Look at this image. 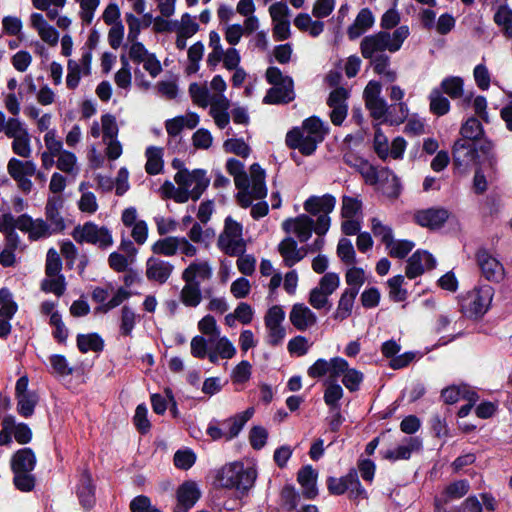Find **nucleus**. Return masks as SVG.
I'll return each instance as SVG.
<instances>
[{
  "label": "nucleus",
  "instance_id": "f257e3e1",
  "mask_svg": "<svg viewBox=\"0 0 512 512\" xmlns=\"http://www.w3.org/2000/svg\"><path fill=\"white\" fill-rule=\"evenodd\" d=\"M226 169L234 178L238 189L236 195L239 205L243 208L251 206L253 200L264 199L267 195L265 172L259 164L250 167V175L244 171V164L237 159H228Z\"/></svg>",
  "mask_w": 512,
  "mask_h": 512
},
{
  "label": "nucleus",
  "instance_id": "f03ea898",
  "mask_svg": "<svg viewBox=\"0 0 512 512\" xmlns=\"http://www.w3.org/2000/svg\"><path fill=\"white\" fill-rule=\"evenodd\" d=\"M174 181L177 187L167 181L162 188L177 203H185L189 199L198 200L210 183L205 170L194 169L190 171L186 168L178 170L174 176Z\"/></svg>",
  "mask_w": 512,
  "mask_h": 512
},
{
  "label": "nucleus",
  "instance_id": "7ed1b4c3",
  "mask_svg": "<svg viewBox=\"0 0 512 512\" xmlns=\"http://www.w3.org/2000/svg\"><path fill=\"white\" fill-rule=\"evenodd\" d=\"M328 126L318 117L305 119L301 127H295L286 135L289 148L297 149L305 156L312 155L328 133Z\"/></svg>",
  "mask_w": 512,
  "mask_h": 512
},
{
  "label": "nucleus",
  "instance_id": "20e7f679",
  "mask_svg": "<svg viewBox=\"0 0 512 512\" xmlns=\"http://www.w3.org/2000/svg\"><path fill=\"white\" fill-rule=\"evenodd\" d=\"M382 87L377 81H370L364 90V98L367 109L374 119H383L392 125L403 123L409 113L406 103L401 102L388 106L384 98L381 97Z\"/></svg>",
  "mask_w": 512,
  "mask_h": 512
},
{
  "label": "nucleus",
  "instance_id": "39448f33",
  "mask_svg": "<svg viewBox=\"0 0 512 512\" xmlns=\"http://www.w3.org/2000/svg\"><path fill=\"white\" fill-rule=\"evenodd\" d=\"M410 35L407 25H401L392 33L379 31L365 36L360 43V51L365 59H373L379 55H385V51L395 53L399 51Z\"/></svg>",
  "mask_w": 512,
  "mask_h": 512
},
{
  "label": "nucleus",
  "instance_id": "423d86ee",
  "mask_svg": "<svg viewBox=\"0 0 512 512\" xmlns=\"http://www.w3.org/2000/svg\"><path fill=\"white\" fill-rule=\"evenodd\" d=\"M256 478L257 470L255 466H245L241 462L224 465L216 475V481L220 487L235 489L240 493H245L252 488Z\"/></svg>",
  "mask_w": 512,
  "mask_h": 512
},
{
  "label": "nucleus",
  "instance_id": "0eeeda50",
  "mask_svg": "<svg viewBox=\"0 0 512 512\" xmlns=\"http://www.w3.org/2000/svg\"><path fill=\"white\" fill-rule=\"evenodd\" d=\"M266 79L273 87L265 95L264 103H288L294 99L293 80L289 76H284L279 68L269 67L266 71Z\"/></svg>",
  "mask_w": 512,
  "mask_h": 512
},
{
  "label": "nucleus",
  "instance_id": "6e6552de",
  "mask_svg": "<svg viewBox=\"0 0 512 512\" xmlns=\"http://www.w3.org/2000/svg\"><path fill=\"white\" fill-rule=\"evenodd\" d=\"M335 204L336 199L330 194L310 196L304 202L305 211L317 216L314 231L318 236H323L328 232L331 223L329 214L334 210Z\"/></svg>",
  "mask_w": 512,
  "mask_h": 512
},
{
  "label": "nucleus",
  "instance_id": "1a4fd4ad",
  "mask_svg": "<svg viewBox=\"0 0 512 512\" xmlns=\"http://www.w3.org/2000/svg\"><path fill=\"white\" fill-rule=\"evenodd\" d=\"M494 289L490 285H481L469 291L461 300L463 313L470 318L482 317L490 308Z\"/></svg>",
  "mask_w": 512,
  "mask_h": 512
},
{
  "label": "nucleus",
  "instance_id": "9d476101",
  "mask_svg": "<svg viewBox=\"0 0 512 512\" xmlns=\"http://www.w3.org/2000/svg\"><path fill=\"white\" fill-rule=\"evenodd\" d=\"M72 237L77 243L92 244L101 249H108L113 245L111 230L92 221L76 226L72 232Z\"/></svg>",
  "mask_w": 512,
  "mask_h": 512
},
{
  "label": "nucleus",
  "instance_id": "9b49d317",
  "mask_svg": "<svg viewBox=\"0 0 512 512\" xmlns=\"http://www.w3.org/2000/svg\"><path fill=\"white\" fill-rule=\"evenodd\" d=\"M218 247L229 256L244 253L246 242L243 238V226L231 217L225 219L224 229L218 238Z\"/></svg>",
  "mask_w": 512,
  "mask_h": 512
},
{
  "label": "nucleus",
  "instance_id": "f8f14e48",
  "mask_svg": "<svg viewBox=\"0 0 512 512\" xmlns=\"http://www.w3.org/2000/svg\"><path fill=\"white\" fill-rule=\"evenodd\" d=\"M155 256L173 257L178 252L186 257H194L198 249L186 237L167 236L160 238L151 245Z\"/></svg>",
  "mask_w": 512,
  "mask_h": 512
},
{
  "label": "nucleus",
  "instance_id": "ddd939ff",
  "mask_svg": "<svg viewBox=\"0 0 512 512\" xmlns=\"http://www.w3.org/2000/svg\"><path fill=\"white\" fill-rule=\"evenodd\" d=\"M285 316V311L280 305H274L267 310L264 316V325L268 345L278 346L284 341L286 337V329L283 325Z\"/></svg>",
  "mask_w": 512,
  "mask_h": 512
},
{
  "label": "nucleus",
  "instance_id": "4468645a",
  "mask_svg": "<svg viewBox=\"0 0 512 512\" xmlns=\"http://www.w3.org/2000/svg\"><path fill=\"white\" fill-rule=\"evenodd\" d=\"M37 166L32 160H20L12 157L7 163V172L17 183L20 190L29 193L32 190L33 183L31 177L35 175Z\"/></svg>",
  "mask_w": 512,
  "mask_h": 512
},
{
  "label": "nucleus",
  "instance_id": "2eb2a0df",
  "mask_svg": "<svg viewBox=\"0 0 512 512\" xmlns=\"http://www.w3.org/2000/svg\"><path fill=\"white\" fill-rule=\"evenodd\" d=\"M18 229L27 234L28 239L31 241H38L47 239L53 235H56L51 227L47 224V221L43 218H32L28 214H22L19 216Z\"/></svg>",
  "mask_w": 512,
  "mask_h": 512
},
{
  "label": "nucleus",
  "instance_id": "dca6fc26",
  "mask_svg": "<svg viewBox=\"0 0 512 512\" xmlns=\"http://www.w3.org/2000/svg\"><path fill=\"white\" fill-rule=\"evenodd\" d=\"M7 137L12 139L11 149L14 154L24 159L31 157V136L24 122L20 121L16 127H11Z\"/></svg>",
  "mask_w": 512,
  "mask_h": 512
},
{
  "label": "nucleus",
  "instance_id": "f3484780",
  "mask_svg": "<svg viewBox=\"0 0 512 512\" xmlns=\"http://www.w3.org/2000/svg\"><path fill=\"white\" fill-rule=\"evenodd\" d=\"M174 268L171 262L152 255L146 260L145 276L149 281L162 285L169 280Z\"/></svg>",
  "mask_w": 512,
  "mask_h": 512
},
{
  "label": "nucleus",
  "instance_id": "a211bd4d",
  "mask_svg": "<svg viewBox=\"0 0 512 512\" xmlns=\"http://www.w3.org/2000/svg\"><path fill=\"white\" fill-rule=\"evenodd\" d=\"M92 53L89 49L82 52L79 61L70 59L67 64L66 85L69 89H75L82 76H87L91 71Z\"/></svg>",
  "mask_w": 512,
  "mask_h": 512
},
{
  "label": "nucleus",
  "instance_id": "6ab92c4d",
  "mask_svg": "<svg viewBox=\"0 0 512 512\" xmlns=\"http://www.w3.org/2000/svg\"><path fill=\"white\" fill-rule=\"evenodd\" d=\"M344 367H346V360L344 358L334 357L330 360L320 358L308 368L307 374L314 379L329 375L330 378L335 380Z\"/></svg>",
  "mask_w": 512,
  "mask_h": 512
},
{
  "label": "nucleus",
  "instance_id": "aec40b11",
  "mask_svg": "<svg viewBox=\"0 0 512 512\" xmlns=\"http://www.w3.org/2000/svg\"><path fill=\"white\" fill-rule=\"evenodd\" d=\"M476 259L483 276L487 280L500 282L504 278L505 270L502 263L487 250H479L476 254Z\"/></svg>",
  "mask_w": 512,
  "mask_h": 512
},
{
  "label": "nucleus",
  "instance_id": "412c9836",
  "mask_svg": "<svg viewBox=\"0 0 512 512\" xmlns=\"http://www.w3.org/2000/svg\"><path fill=\"white\" fill-rule=\"evenodd\" d=\"M282 228L285 232L294 234L300 242H306L311 237L315 224L308 215L301 214L295 218L285 220Z\"/></svg>",
  "mask_w": 512,
  "mask_h": 512
},
{
  "label": "nucleus",
  "instance_id": "4be33fe9",
  "mask_svg": "<svg viewBox=\"0 0 512 512\" xmlns=\"http://www.w3.org/2000/svg\"><path fill=\"white\" fill-rule=\"evenodd\" d=\"M63 199L60 196H51L45 205V221L55 234L64 231L66 224L62 216Z\"/></svg>",
  "mask_w": 512,
  "mask_h": 512
},
{
  "label": "nucleus",
  "instance_id": "5701e85b",
  "mask_svg": "<svg viewBox=\"0 0 512 512\" xmlns=\"http://www.w3.org/2000/svg\"><path fill=\"white\" fill-rule=\"evenodd\" d=\"M213 276V268L208 260L192 261L181 274L184 282L201 284L202 281H208Z\"/></svg>",
  "mask_w": 512,
  "mask_h": 512
},
{
  "label": "nucleus",
  "instance_id": "b1692460",
  "mask_svg": "<svg viewBox=\"0 0 512 512\" xmlns=\"http://www.w3.org/2000/svg\"><path fill=\"white\" fill-rule=\"evenodd\" d=\"M436 265L434 257L427 251L417 250L407 261L406 276L410 279L422 275Z\"/></svg>",
  "mask_w": 512,
  "mask_h": 512
},
{
  "label": "nucleus",
  "instance_id": "393cba45",
  "mask_svg": "<svg viewBox=\"0 0 512 512\" xmlns=\"http://www.w3.org/2000/svg\"><path fill=\"white\" fill-rule=\"evenodd\" d=\"M289 320L299 331H305L317 322L316 314L305 304L296 303L289 313Z\"/></svg>",
  "mask_w": 512,
  "mask_h": 512
},
{
  "label": "nucleus",
  "instance_id": "a878e982",
  "mask_svg": "<svg viewBox=\"0 0 512 512\" xmlns=\"http://www.w3.org/2000/svg\"><path fill=\"white\" fill-rule=\"evenodd\" d=\"M343 160L348 166L355 168L365 179V182L374 185L378 182L379 175L376 168L367 160L356 155L353 152H348L344 155Z\"/></svg>",
  "mask_w": 512,
  "mask_h": 512
},
{
  "label": "nucleus",
  "instance_id": "bb28decb",
  "mask_svg": "<svg viewBox=\"0 0 512 512\" xmlns=\"http://www.w3.org/2000/svg\"><path fill=\"white\" fill-rule=\"evenodd\" d=\"M449 212L444 208H429L418 211L414 218L417 224L429 229H438L447 221Z\"/></svg>",
  "mask_w": 512,
  "mask_h": 512
},
{
  "label": "nucleus",
  "instance_id": "cd10ccee",
  "mask_svg": "<svg viewBox=\"0 0 512 512\" xmlns=\"http://www.w3.org/2000/svg\"><path fill=\"white\" fill-rule=\"evenodd\" d=\"M254 412V408L249 407L245 411L222 421L221 425L225 429V440L229 441L237 437L245 424L253 417Z\"/></svg>",
  "mask_w": 512,
  "mask_h": 512
},
{
  "label": "nucleus",
  "instance_id": "c85d7f7f",
  "mask_svg": "<svg viewBox=\"0 0 512 512\" xmlns=\"http://www.w3.org/2000/svg\"><path fill=\"white\" fill-rule=\"evenodd\" d=\"M375 23V17L369 8H362L354 22L348 27L347 35L350 40H355L369 30Z\"/></svg>",
  "mask_w": 512,
  "mask_h": 512
},
{
  "label": "nucleus",
  "instance_id": "c756f323",
  "mask_svg": "<svg viewBox=\"0 0 512 512\" xmlns=\"http://www.w3.org/2000/svg\"><path fill=\"white\" fill-rule=\"evenodd\" d=\"M278 251L286 267H292L301 261L306 252L297 248V242L292 237H286L278 245Z\"/></svg>",
  "mask_w": 512,
  "mask_h": 512
},
{
  "label": "nucleus",
  "instance_id": "7c9ffc66",
  "mask_svg": "<svg viewBox=\"0 0 512 512\" xmlns=\"http://www.w3.org/2000/svg\"><path fill=\"white\" fill-rule=\"evenodd\" d=\"M31 26L38 32L40 38L47 44L55 46L59 41V33L49 25L40 13H33L30 17Z\"/></svg>",
  "mask_w": 512,
  "mask_h": 512
},
{
  "label": "nucleus",
  "instance_id": "2f4dec72",
  "mask_svg": "<svg viewBox=\"0 0 512 512\" xmlns=\"http://www.w3.org/2000/svg\"><path fill=\"white\" fill-rule=\"evenodd\" d=\"M198 123L199 116L196 113L189 112L185 115L166 120L165 129L169 136L176 137L180 135L185 127L188 129H193L198 125Z\"/></svg>",
  "mask_w": 512,
  "mask_h": 512
},
{
  "label": "nucleus",
  "instance_id": "473e14b6",
  "mask_svg": "<svg viewBox=\"0 0 512 512\" xmlns=\"http://www.w3.org/2000/svg\"><path fill=\"white\" fill-rule=\"evenodd\" d=\"M229 108L230 101L225 95H218L213 99L212 107H210V114L213 117L215 124L220 129L225 128L229 124Z\"/></svg>",
  "mask_w": 512,
  "mask_h": 512
},
{
  "label": "nucleus",
  "instance_id": "72a5a7b5",
  "mask_svg": "<svg viewBox=\"0 0 512 512\" xmlns=\"http://www.w3.org/2000/svg\"><path fill=\"white\" fill-rule=\"evenodd\" d=\"M201 492L193 481H186L177 489V505L192 508L199 500Z\"/></svg>",
  "mask_w": 512,
  "mask_h": 512
},
{
  "label": "nucleus",
  "instance_id": "f704fd0d",
  "mask_svg": "<svg viewBox=\"0 0 512 512\" xmlns=\"http://www.w3.org/2000/svg\"><path fill=\"white\" fill-rule=\"evenodd\" d=\"M421 441L418 438H409L406 444L399 445L395 449H388L383 452V458L396 461V460H407L411 457L413 451H417L421 448Z\"/></svg>",
  "mask_w": 512,
  "mask_h": 512
},
{
  "label": "nucleus",
  "instance_id": "c9c22d12",
  "mask_svg": "<svg viewBox=\"0 0 512 512\" xmlns=\"http://www.w3.org/2000/svg\"><path fill=\"white\" fill-rule=\"evenodd\" d=\"M35 465L36 457L30 448L18 450L11 459V469L13 472H31Z\"/></svg>",
  "mask_w": 512,
  "mask_h": 512
},
{
  "label": "nucleus",
  "instance_id": "e433bc0d",
  "mask_svg": "<svg viewBox=\"0 0 512 512\" xmlns=\"http://www.w3.org/2000/svg\"><path fill=\"white\" fill-rule=\"evenodd\" d=\"M441 397L447 404H454L459 399H467L468 401H476L477 394L471 391L466 385H452L442 390Z\"/></svg>",
  "mask_w": 512,
  "mask_h": 512
},
{
  "label": "nucleus",
  "instance_id": "4c0bfd02",
  "mask_svg": "<svg viewBox=\"0 0 512 512\" xmlns=\"http://www.w3.org/2000/svg\"><path fill=\"white\" fill-rule=\"evenodd\" d=\"M298 482L303 488V495L312 499L316 497L318 491L316 488L317 473L311 466H305L298 472Z\"/></svg>",
  "mask_w": 512,
  "mask_h": 512
},
{
  "label": "nucleus",
  "instance_id": "58836bf2",
  "mask_svg": "<svg viewBox=\"0 0 512 512\" xmlns=\"http://www.w3.org/2000/svg\"><path fill=\"white\" fill-rule=\"evenodd\" d=\"M357 295V291L354 289L343 291L338 301L337 308L333 314L335 320L341 322L352 314Z\"/></svg>",
  "mask_w": 512,
  "mask_h": 512
},
{
  "label": "nucleus",
  "instance_id": "ea45409f",
  "mask_svg": "<svg viewBox=\"0 0 512 512\" xmlns=\"http://www.w3.org/2000/svg\"><path fill=\"white\" fill-rule=\"evenodd\" d=\"M77 495L83 507L90 508L94 505V486L92 484L91 475L87 471L83 472L81 475Z\"/></svg>",
  "mask_w": 512,
  "mask_h": 512
},
{
  "label": "nucleus",
  "instance_id": "a19ab883",
  "mask_svg": "<svg viewBox=\"0 0 512 512\" xmlns=\"http://www.w3.org/2000/svg\"><path fill=\"white\" fill-rule=\"evenodd\" d=\"M145 156L147 158L145 170L150 175L159 174L164 165L163 148L150 146L146 149Z\"/></svg>",
  "mask_w": 512,
  "mask_h": 512
},
{
  "label": "nucleus",
  "instance_id": "79ce46f5",
  "mask_svg": "<svg viewBox=\"0 0 512 512\" xmlns=\"http://www.w3.org/2000/svg\"><path fill=\"white\" fill-rule=\"evenodd\" d=\"M180 301L186 307H197L202 301V293L199 284L185 282L180 291Z\"/></svg>",
  "mask_w": 512,
  "mask_h": 512
},
{
  "label": "nucleus",
  "instance_id": "37998d69",
  "mask_svg": "<svg viewBox=\"0 0 512 512\" xmlns=\"http://www.w3.org/2000/svg\"><path fill=\"white\" fill-rule=\"evenodd\" d=\"M77 347L82 353L89 351L101 352L104 348V341L96 333L79 334L77 336Z\"/></svg>",
  "mask_w": 512,
  "mask_h": 512
},
{
  "label": "nucleus",
  "instance_id": "c03bdc74",
  "mask_svg": "<svg viewBox=\"0 0 512 512\" xmlns=\"http://www.w3.org/2000/svg\"><path fill=\"white\" fill-rule=\"evenodd\" d=\"M341 376L343 385L350 392H355L359 390L360 385L363 381V374L362 372L358 371L355 368H350L347 361L346 367H344L343 371L338 374V378Z\"/></svg>",
  "mask_w": 512,
  "mask_h": 512
},
{
  "label": "nucleus",
  "instance_id": "a18cd8bd",
  "mask_svg": "<svg viewBox=\"0 0 512 512\" xmlns=\"http://www.w3.org/2000/svg\"><path fill=\"white\" fill-rule=\"evenodd\" d=\"M441 90L452 99L464 96V81L459 76H449L442 80Z\"/></svg>",
  "mask_w": 512,
  "mask_h": 512
},
{
  "label": "nucleus",
  "instance_id": "49530a36",
  "mask_svg": "<svg viewBox=\"0 0 512 512\" xmlns=\"http://www.w3.org/2000/svg\"><path fill=\"white\" fill-rule=\"evenodd\" d=\"M470 485L467 480H459L448 485L441 496L442 502L447 504L451 500L460 499L469 491Z\"/></svg>",
  "mask_w": 512,
  "mask_h": 512
},
{
  "label": "nucleus",
  "instance_id": "de8ad7c7",
  "mask_svg": "<svg viewBox=\"0 0 512 512\" xmlns=\"http://www.w3.org/2000/svg\"><path fill=\"white\" fill-rule=\"evenodd\" d=\"M189 93L193 102L199 107L206 108L209 105L212 107V102L215 97L210 94L205 85L192 83L189 87Z\"/></svg>",
  "mask_w": 512,
  "mask_h": 512
},
{
  "label": "nucleus",
  "instance_id": "09e8293b",
  "mask_svg": "<svg viewBox=\"0 0 512 512\" xmlns=\"http://www.w3.org/2000/svg\"><path fill=\"white\" fill-rule=\"evenodd\" d=\"M429 101L430 111L437 116H443L450 110L449 100L443 96L442 91L438 88L431 91Z\"/></svg>",
  "mask_w": 512,
  "mask_h": 512
},
{
  "label": "nucleus",
  "instance_id": "8fccbe9b",
  "mask_svg": "<svg viewBox=\"0 0 512 512\" xmlns=\"http://www.w3.org/2000/svg\"><path fill=\"white\" fill-rule=\"evenodd\" d=\"M56 167L69 175H76L79 171L77 157L69 150H65L57 156Z\"/></svg>",
  "mask_w": 512,
  "mask_h": 512
},
{
  "label": "nucleus",
  "instance_id": "3c124183",
  "mask_svg": "<svg viewBox=\"0 0 512 512\" xmlns=\"http://www.w3.org/2000/svg\"><path fill=\"white\" fill-rule=\"evenodd\" d=\"M41 289L46 293H53L60 297L66 290V281L63 274L55 276H46L41 283Z\"/></svg>",
  "mask_w": 512,
  "mask_h": 512
},
{
  "label": "nucleus",
  "instance_id": "603ef678",
  "mask_svg": "<svg viewBox=\"0 0 512 512\" xmlns=\"http://www.w3.org/2000/svg\"><path fill=\"white\" fill-rule=\"evenodd\" d=\"M494 21L506 37L512 38V10L508 6L498 8L494 14Z\"/></svg>",
  "mask_w": 512,
  "mask_h": 512
},
{
  "label": "nucleus",
  "instance_id": "864d4df0",
  "mask_svg": "<svg viewBox=\"0 0 512 512\" xmlns=\"http://www.w3.org/2000/svg\"><path fill=\"white\" fill-rule=\"evenodd\" d=\"M17 309L18 306L12 293L7 288L0 289V316L5 319H12Z\"/></svg>",
  "mask_w": 512,
  "mask_h": 512
},
{
  "label": "nucleus",
  "instance_id": "5fc2aeb1",
  "mask_svg": "<svg viewBox=\"0 0 512 512\" xmlns=\"http://www.w3.org/2000/svg\"><path fill=\"white\" fill-rule=\"evenodd\" d=\"M203 54H204V45L200 41L194 43L188 49V64L186 66V73L188 75L195 74L198 72L199 67H200V61L203 58Z\"/></svg>",
  "mask_w": 512,
  "mask_h": 512
},
{
  "label": "nucleus",
  "instance_id": "6e6d98bb",
  "mask_svg": "<svg viewBox=\"0 0 512 512\" xmlns=\"http://www.w3.org/2000/svg\"><path fill=\"white\" fill-rule=\"evenodd\" d=\"M18 413L27 418L33 415L38 396L35 392L16 396Z\"/></svg>",
  "mask_w": 512,
  "mask_h": 512
},
{
  "label": "nucleus",
  "instance_id": "4d7b16f0",
  "mask_svg": "<svg viewBox=\"0 0 512 512\" xmlns=\"http://www.w3.org/2000/svg\"><path fill=\"white\" fill-rule=\"evenodd\" d=\"M86 183L79 185V191L82 193L78 201V208L81 212L87 214H94L98 210V203L94 193L86 191Z\"/></svg>",
  "mask_w": 512,
  "mask_h": 512
},
{
  "label": "nucleus",
  "instance_id": "13d9d810",
  "mask_svg": "<svg viewBox=\"0 0 512 512\" xmlns=\"http://www.w3.org/2000/svg\"><path fill=\"white\" fill-rule=\"evenodd\" d=\"M344 395V390L340 384L331 381L324 392V402L331 409H340L339 401Z\"/></svg>",
  "mask_w": 512,
  "mask_h": 512
},
{
  "label": "nucleus",
  "instance_id": "bf43d9fd",
  "mask_svg": "<svg viewBox=\"0 0 512 512\" xmlns=\"http://www.w3.org/2000/svg\"><path fill=\"white\" fill-rule=\"evenodd\" d=\"M405 278L403 275H397L390 278L387 282L389 287V296L395 302H402L407 298V290L403 288Z\"/></svg>",
  "mask_w": 512,
  "mask_h": 512
},
{
  "label": "nucleus",
  "instance_id": "052dcab7",
  "mask_svg": "<svg viewBox=\"0 0 512 512\" xmlns=\"http://www.w3.org/2000/svg\"><path fill=\"white\" fill-rule=\"evenodd\" d=\"M175 24L176 28L174 31L186 37H192L199 30V25L195 18L188 13L183 14L180 21H175Z\"/></svg>",
  "mask_w": 512,
  "mask_h": 512
},
{
  "label": "nucleus",
  "instance_id": "680f3d73",
  "mask_svg": "<svg viewBox=\"0 0 512 512\" xmlns=\"http://www.w3.org/2000/svg\"><path fill=\"white\" fill-rule=\"evenodd\" d=\"M415 247L414 242L409 240H393L391 243H388L386 249L388 250V254L393 258H405Z\"/></svg>",
  "mask_w": 512,
  "mask_h": 512
},
{
  "label": "nucleus",
  "instance_id": "e2e57ef3",
  "mask_svg": "<svg viewBox=\"0 0 512 512\" xmlns=\"http://www.w3.org/2000/svg\"><path fill=\"white\" fill-rule=\"evenodd\" d=\"M454 161L458 164L468 163L473 159V148L465 140H457L453 146Z\"/></svg>",
  "mask_w": 512,
  "mask_h": 512
},
{
  "label": "nucleus",
  "instance_id": "0e129e2a",
  "mask_svg": "<svg viewBox=\"0 0 512 512\" xmlns=\"http://www.w3.org/2000/svg\"><path fill=\"white\" fill-rule=\"evenodd\" d=\"M371 60L374 71L387 78L389 81L396 79V73L390 68V58L387 55H379Z\"/></svg>",
  "mask_w": 512,
  "mask_h": 512
},
{
  "label": "nucleus",
  "instance_id": "69168bd1",
  "mask_svg": "<svg viewBox=\"0 0 512 512\" xmlns=\"http://www.w3.org/2000/svg\"><path fill=\"white\" fill-rule=\"evenodd\" d=\"M345 281L349 286L345 290H356L357 294L360 291V288L365 283V271L359 267H351L346 271Z\"/></svg>",
  "mask_w": 512,
  "mask_h": 512
},
{
  "label": "nucleus",
  "instance_id": "338daca9",
  "mask_svg": "<svg viewBox=\"0 0 512 512\" xmlns=\"http://www.w3.org/2000/svg\"><path fill=\"white\" fill-rule=\"evenodd\" d=\"M337 255L341 261L347 265L355 264L356 253L351 241L347 238H341L337 245Z\"/></svg>",
  "mask_w": 512,
  "mask_h": 512
},
{
  "label": "nucleus",
  "instance_id": "774afa93",
  "mask_svg": "<svg viewBox=\"0 0 512 512\" xmlns=\"http://www.w3.org/2000/svg\"><path fill=\"white\" fill-rule=\"evenodd\" d=\"M45 145V152L58 156L64 149V144L61 138L58 136L57 131H48L43 136Z\"/></svg>",
  "mask_w": 512,
  "mask_h": 512
}]
</instances>
